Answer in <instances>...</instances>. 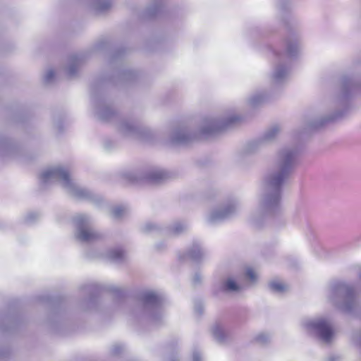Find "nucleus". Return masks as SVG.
I'll list each match as a JSON object with an SVG mask.
<instances>
[{
	"label": "nucleus",
	"instance_id": "obj_1",
	"mask_svg": "<svg viewBox=\"0 0 361 361\" xmlns=\"http://www.w3.org/2000/svg\"><path fill=\"white\" fill-rule=\"evenodd\" d=\"M299 152L296 146L285 147L277 152L272 168L263 178L258 208L250 216L254 226L260 228L268 217L281 212L282 188L294 169Z\"/></svg>",
	"mask_w": 361,
	"mask_h": 361
},
{
	"label": "nucleus",
	"instance_id": "obj_2",
	"mask_svg": "<svg viewBox=\"0 0 361 361\" xmlns=\"http://www.w3.org/2000/svg\"><path fill=\"white\" fill-rule=\"evenodd\" d=\"M40 184L46 185L57 182L70 195L80 200H90L95 203L102 200L100 197L78 185L72 178L69 171L61 166L49 167L39 176Z\"/></svg>",
	"mask_w": 361,
	"mask_h": 361
},
{
	"label": "nucleus",
	"instance_id": "obj_3",
	"mask_svg": "<svg viewBox=\"0 0 361 361\" xmlns=\"http://www.w3.org/2000/svg\"><path fill=\"white\" fill-rule=\"evenodd\" d=\"M328 299L336 307L346 313H352L357 305L354 287L341 281L330 283Z\"/></svg>",
	"mask_w": 361,
	"mask_h": 361
},
{
	"label": "nucleus",
	"instance_id": "obj_4",
	"mask_svg": "<svg viewBox=\"0 0 361 361\" xmlns=\"http://www.w3.org/2000/svg\"><path fill=\"white\" fill-rule=\"evenodd\" d=\"M140 300L142 306L136 314L148 317L155 324H158L162 317L160 307L164 300V296L157 291L147 290L141 294Z\"/></svg>",
	"mask_w": 361,
	"mask_h": 361
},
{
	"label": "nucleus",
	"instance_id": "obj_5",
	"mask_svg": "<svg viewBox=\"0 0 361 361\" xmlns=\"http://www.w3.org/2000/svg\"><path fill=\"white\" fill-rule=\"evenodd\" d=\"M302 326L308 334L317 336L325 344H329L334 337L332 323L326 317H320L304 319Z\"/></svg>",
	"mask_w": 361,
	"mask_h": 361
},
{
	"label": "nucleus",
	"instance_id": "obj_6",
	"mask_svg": "<svg viewBox=\"0 0 361 361\" xmlns=\"http://www.w3.org/2000/svg\"><path fill=\"white\" fill-rule=\"evenodd\" d=\"M75 239L84 243L97 242L104 238V235L92 226L91 218L86 214H78L73 219Z\"/></svg>",
	"mask_w": 361,
	"mask_h": 361
},
{
	"label": "nucleus",
	"instance_id": "obj_7",
	"mask_svg": "<svg viewBox=\"0 0 361 361\" xmlns=\"http://www.w3.org/2000/svg\"><path fill=\"white\" fill-rule=\"evenodd\" d=\"M240 209V202L238 199L228 200L209 212L206 218L207 222L211 225L219 224L235 216Z\"/></svg>",
	"mask_w": 361,
	"mask_h": 361
},
{
	"label": "nucleus",
	"instance_id": "obj_8",
	"mask_svg": "<svg viewBox=\"0 0 361 361\" xmlns=\"http://www.w3.org/2000/svg\"><path fill=\"white\" fill-rule=\"evenodd\" d=\"M166 173L159 170L147 172L123 171L120 173L121 178L126 182L138 183L145 180L151 183H159L166 178Z\"/></svg>",
	"mask_w": 361,
	"mask_h": 361
},
{
	"label": "nucleus",
	"instance_id": "obj_9",
	"mask_svg": "<svg viewBox=\"0 0 361 361\" xmlns=\"http://www.w3.org/2000/svg\"><path fill=\"white\" fill-rule=\"evenodd\" d=\"M281 131L279 125L275 124L268 128L257 139L247 143L245 150L248 153H255L262 148L274 142Z\"/></svg>",
	"mask_w": 361,
	"mask_h": 361
},
{
	"label": "nucleus",
	"instance_id": "obj_10",
	"mask_svg": "<svg viewBox=\"0 0 361 361\" xmlns=\"http://www.w3.org/2000/svg\"><path fill=\"white\" fill-rule=\"evenodd\" d=\"M239 120V117L233 115L228 118H207L204 119L200 134L210 135L221 131Z\"/></svg>",
	"mask_w": 361,
	"mask_h": 361
},
{
	"label": "nucleus",
	"instance_id": "obj_11",
	"mask_svg": "<svg viewBox=\"0 0 361 361\" xmlns=\"http://www.w3.org/2000/svg\"><path fill=\"white\" fill-rule=\"evenodd\" d=\"M117 130L123 136L133 138L141 137L145 130L133 119L123 118L119 120L117 125Z\"/></svg>",
	"mask_w": 361,
	"mask_h": 361
},
{
	"label": "nucleus",
	"instance_id": "obj_12",
	"mask_svg": "<svg viewBox=\"0 0 361 361\" xmlns=\"http://www.w3.org/2000/svg\"><path fill=\"white\" fill-rule=\"evenodd\" d=\"M199 137V133L192 131L188 126H183L174 129L170 136L171 141L173 144H188Z\"/></svg>",
	"mask_w": 361,
	"mask_h": 361
},
{
	"label": "nucleus",
	"instance_id": "obj_13",
	"mask_svg": "<svg viewBox=\"0 0 361 361\" xmlns=\"http://www.w3.org/2000/svg\"><path fill=\"white\" fill-rule=\"evenodd\" d=\"M93 102L94 105V114L102 121H109L115 114L112 107L106 102L97 99L93 97Z\"/></svg>",
	"mask_w": 361,
	"mask_h": 361
},
{
	"label": "nucleus",
	"instance_id": "obj_14",
	"mask_svg": "<svg viewBox=\"0 0 361 361\" xmlns=\"http://www.w3.org/2000/svg\"><path fill=\"white\" fill-rule=\"evenodd\" d=\"M288 75V68L281 61H279L274 69L271 82L274 85H279L286 80Z\"/></svg>",
	"mask_w": 361,
	"mask_h": 361
},
{
	"label": "nucleus",
	"instance_id": "obj_15",
	"mask_svg": "<svg viewBox=\"0 0 361 361\" xmlns=\"http://www.w3.org/2000/svg\"><path fill=\"white\" fill-rule=\"evenodd\" d=\"M342 116V113L341 111H337L331 115L321 116L319 118H316L315 119L309 121L307 125L308 129H317L321 128L329 122L334 121L341 117Z\"/></svg>",
	"mask_w": 361,
	"mask_h": 361
},
{
	"label": "nucleus",
	"instance_id": "obj_16",
	"mask_svg": "<svg viewBox=\"0 0 361 361\" xmlns=\"http://www.w3.org/2000/svg\"><path fill=\"white\" fill-rule=\"evenodd\" d=\"M188 228V224L185 221H177L167 228L166 234L170 237H177L186 233Z\"/></svg>",
	"mask_w": 361,
	"mask_h": 361
},
{
	"label": "nucleus",
	"instance_id": "obj_17",
	"mask_svg": "<svg viewBox=\"0 0 361 361\" xmlns=\"http://www.w3.org/2000/svg\"><path fill=\"white\" fill-rule=\"evenodd\" d=\"M220 289L226 293H235L241 290L242 288L232 277L222 279Z\"/></svg>",
	"mask_w": 361,
	"mask_h": 361
},
{
	"label": "nucleus",
	"instance_id": "obj_18",
	"mask_svg": "<svg viewBox=\"0 0 361 361\" xmlns=\"http://www.w3.org/2000/svg\"><path fill=\"white\" fill-rule=\"evenodd\" d=\"M357 87V85L353 80L349 78L344 79L341 87L342 102H344L350 97V94L355 91Z\"/></svg>",
	"mask_w": 361,
	"mask_h": 361
},
{
	"label": "nucleus",
	"instance_id": "obj_19",
	"mask_svg": "<svg viewBox=\"0 0 361 361\" xmlns=\"http://www.w3.org/2000/svg\"><path fill=\"white\" fill-rule=\"evenodd\" d=\"M300 51V44L297 38H288L286 41V55L289 58L296 57Z\"/></svg>",
	"mask_w": 361,
	"mask_h": 361
},
{
	"label": "nucleus",
	"instance_id": "obj_20",
	"mask_svg": "<svg viewBox=\"0 0 361 361\" xmlns=\"http://www.w3.org/2000/svg\"><path fill=\"white\" fill-rule=\"evenodd\" d=\"M96 13H100L109 11L114 4V0H89Z\"/></svg>",
	"mask_w": 361,
	"mask_h": 361
},
{
	"label": "nucleus",
	"instance_id": "obj_21",
	"mask_svg": "<svg viewBox=\"0 0 361 361\" xmlns=\"http://www.w3.org/2000/svg\"><path fill=\"white\" fill-rule=\"evenodd\" d=\"M187 255L191 260L199 262L204 256V252L200 244L195 242L188 250Z\"/></svg>",
	"mask_w": 361,
	"mask_h": 361
},
{
	"label": "nucleus",
	"instance_id": "obj_22",
	"mask_svg": "<svg viewBox=\"0 0 361 361\" xmlns=\"http://www.w3.org/2000/svg\"><path fill=\"white\" fill-rule=\"evenodd\" d=\"M82 59L80 56H73L70 57L67 68V73L70 77L74 76L82 63Z\"/></svg>",
	"mask_w": 361,
	"mask_h": 361
},
{
	"label": "nucleus",
	"instance_id": "obj_23",
	"mask_svg": "<svg viewBox=\"0 0 361 361\" xmlns=\"http://www.w3.org/2000/svg\"><path fill=\"white\" fill-rule=\"evenodd\" d=\"M212 334L214 338L219 343H222L226 341L227 334L224 331V328L219 324H216L212 326Z\"/></svg>",
	"mask_w": 361,
	"mask_h": 361
},
{
	"label": "nucleus",
	"instance_id": "obj_24",
	"mask_svg": "<svg viewBox=\"0 0 361 361\" xmlns=\"http://www.w3.org/2000/svg\"><path fill=\"white\" fill-rule=\"evenodd\" d=\"M267 99V95L263 92H257L252 96H250L248 99V104L250 106L252 107H256L262 103H264Z\"/></svg>",
	"mask_w": 361,
	"mask_h": 361
},
{
	"label": "nucleus",
	"instance_id": "obj_25",
	"mask_svg": "<svg viewBox=\"0 0 361 361\" xmlns=\"http://www.w3.org/2000/svg\"><path fill=\"white\" fill-rule=\"evenodd\" d=\"M134 77V73L131 71H116V73L114 75L113 78H111V80L114 82L116 81L115 78L121 81H127L133 79Z\"/></svg>",
	"mask_w": 361,
	"mask_h": 361
},
{
	"label": "nucleus",
	"instance_id": "obj_26",
	"mask_svg": "<svg viewBox=\"0 0 361 361\" xmlns=\"http://www.w3.org/2000/svg\"><path fill=\"white\" fill-rule=\"evenodd\" d=\"M108 257L113 262H121L124 257V252L120 249H112L108 252Z\"/></svg>",
	"mask_w": 361,
	"mask_h": 361
},
{
	"label": "nucleus",
	"instance_id": "obj_27",
	"mask_svg": "<svg viewBox=\"0 0 361 361\" xmlns=\"http://www.w3.org/2000/svg\"><path fill=\"white\" fill-rule=\"evenodd\" d=\"M268 286L271 291L277 293H283L286 290V286L283 283L277 281H270Z\"/></svg>",
	"mask_w": 361,
	"mask_h": 361
},
{
	"label": "nucleus",
	"instance_id": "obj_28",
	"mask_svg": "<svg viewBox=\"0 0 361 361\" xmlns=\"http://www.w3.org/2000/svg\"><path fill=\"white\" fill-rule=\"evenodd\" d=\"M271 340V336L268 334L260 333L255 338V341L259 345H264L268 343Z\"/></svg>",
	"mask_w": 361,
	"mask_h": 361
},
{
	"label": "nucleus",
	"instance_id": "obj_29",
	"mask_svg": "<svg viewBox=\"0 0 361 361\" xmlns=\"http://www.w3.org/2000/svg\"><path fill=\"white\" fill-rule=\"evenodd\" d=\"M159 229L158 226L154 223H147L142 227V230L145 233H151Z\"/></svg>",
	"mask_w": 361,
	"mask_h": 361
},
{
	"label": "nucleus",
	"instance_id": "obj_30",
	"mask_svg": "<svg viewBox=\"0 0 361 361\" xmlns=\"http://www.w3.org/2000/svg\"><path fill=\"white\" fill-rule=\"evenodd\" d=\"M111 215L115 219H118L122 216L124 213V208L122 207H116L111 209Z\"/></svg>",
	"mask_w": 361,
	"mask_h": 361
},
{
	"label": "nucleus",
	"instance_id": "obj_31",
	"mask_svg": "<svg viewBox=\"0 0 361 361\" xmlns=\"http://www.w3.org/2000/svg\"><path fill=\"white\" fill-rule=\"evenodd\" d=\"M39 214L37 212H30L27 214L25 221L27 224H32L39 219Z\"/></svg>",
	"mask_w": 361,
	"mask_h": 361
},
{
	"label": "nucleus",
	"instance_id": "obj_32",
	"mask_svg": "<svg viewBox=\"0 0 361 361\" xmlns=\"http://www.w3.org/2000/svg\"><path fill=\"white\" fill-rule=\"evenodd\" d=\"M352 342L361 348V331H356L352 335Z\"/></svg>",
	"mask_w": 361,
	"mask_h": 361
},
{
	"label": "nucleus",
	"instance_id": "obj_33",
	"mask_svg": "<svg viewBox=\"0 0 361 361\" xmlns=\"http://www.w3.org/2000/svg\"><path fill=\"white\" fill-rule=\"evenodd\" d=\"M54 71L52 69H49L47 71L44 76V81L46 83H50L52 82L54 78Z\"/></svg>",
	"mask_w": 361,
	"mask_h": 361
},
{
	"label": "nucleus",
	"instance_id": "obj_34",
	"mask_svg": "<svg viewBox=\"0 0 361 361\" xmlns=\"http://www.w3.org/2000/svg\"><path fill=\"white\" fill-rule=\"evenodd\" d=\"M123 350V346L120 344H115L111 348V353L113 355H119Z\"/></svg>",
	"mask_w": 361,
	"mask_h": 361
},
{
	"label": "nucleus",
	"instance_id": "obj_35",
	"mask_svg": "<svg viewBox=\"0 0 361 361\" xmlns=\"http://www.w3.org/2000/svg\"><path fill=\"white\" fill-rule=\"evenodd\" d=\"M245 274L247 278H248L251 281L254 282L257 280V275L252 269H247Z\"/></svg>",
	"mask_w": 361,
	"mask_h": 361
},
{
	"label": "nucleus",
	"instance_id": "obj_36",
	"mask_svg": "<svg viewBox=\"0 0 361 361\" xmlns=\"http://www.w3.org/2000/svg\"><path fill=\"white\" fill-rule=\"evenodd\" d=\"M202 276L200 273H195V275L192 277V284L194 286H197L201 283L202 282Z\"/></svg>",
	"mask_w": 361,
	"mask_h": 361
},
{
	"label": "nucleus",
	"instance_id": "obj_37",
	"mask_svg": "<svg viewBox=\"0 0 361 361\" xmlns=\"http://www.w3.org/2000/svg\"><path fill=\"white\" fill-rule=\"evenodd\" d=\"M83 288L86 291L92 293V291L97 289V286L95 284H89V285L84 286Z\"/></svg>",
	"mask_w": 361,
	"mask_h": 361
},
{
	"label": "nucleus",
	"instance_id": "obj_38",
	"mask_svg": "<svg viewBox=\"0 0 361 361\" xmlns=\"http://www.w3.org/2000/svg\"><path fill=\"white\" fill-rule=\"evenodd\" d=\"M192 361H201V355L198 352H194L192 355Z\"/></svg>",
	"mask_w": 361,
	"mask_h": 361
},
{
	"label": "nucleus",
	"instance_id": "obj_39",
	"mask_svg": "<svg viewBox=\"0 0 361 361\" xmlns=\"http://www.w3.org/2000/svg\"><path fill=\"white\" fill-rule=\"evenodd\" d=\"M110 290L113 292L117 293L119 295H121L123 294V291L118 288L112 287L111 288Z\"/></svg>",
	"mask_w": 361,
	"mask_h": 361
},
{
	"label": "nucleus",
	"instance_id": "obj_40",
	"mask_svg": "<svg viewBox=\"0 0 361 361\" xmlns=\"http://www.w3.org/2000/svg\"><path fill=\"white\" fill-rule=\"evenodd\" d=\"M338 360V357H335V356H331L329 357L326 361H336Z\"/></svg>",
	"mask_w": 361,
	"mask_h": 361
},
{
	"label": "nucleus",
	"instance_id": "obj_41",
	"mask_svg": "<svg viewBox=\"0 0 361 361\" xmlns=\"http://www.w3.org/2000/svg\"><path fill=\"white\" fill-rule=\"evenodd\" d=\"M284 0H278V5L283 8V6Z\"/></svg>",
	"mask_w": 361,
	"mask_h": 361
},
{
	"label": "nucleus",
	"instance_id": "obj_42",
	"mask_svg": "<svg viewBox=\"0 0 361 361\" xmlns=\"http://www.w3.org/2000/svg\"><path fill=\"white\" fill-rule=\"evenodd\" d=\"M195 310L197 312H198L200 314L202 313V308L201 307H196Z\"/></svg>",
	"mask_w": 361,
	"mask_h": 361
},
{
	"label": "nucleus",
	"instance_id": "obj_43",
	"mask_svg": "<svg viewBox=\"0 0 361 361\" xmlns=\"http://www.w3.org/2000/svg\"><path fill=\"white\" fill-rule=\"evenodd\" d=\"M157 10H158V9H157V8H154V11H151V12H150V14H151V15H154V14H156V13L157 12Z\"/></svg>",
	"mask_w": 361,
	"mask_h": 361
},
{
	"label": "nucleus",
	"instance_id": "obj_44",
	"mask_svg": "<svg viewBox=\"0 0 361 361\" xmlns=\"http://www.w3.org/2000/svg\"><path fill=\"white\" fill-rule=\"evenodd\" d=\"M54 125L59 130H61V126L59 123H55Z\"/></svg>",
	"mask_w": 361,
	"mask_h": 361
},
{
	"label": "nucleus",
	"instance_id": "obj_45",
	"mask_svg": "<svg viewBox=\"0 0 361 361\" xmlns=\"http://www.w3.org/2000/svg\"><path fill=\"white\" fill-rule=\"evenodd\" d=\"M94 299L92 297H90V302H94Z\"/></svg>",
	"mask_w": 361,
	"mask_h": 361
},
{
	"label": "nucleus",
	"instance_id": "obj_46",
	"mask_svg": "<svg viewBox=\"0 0 361 361\" xmlns=\"http://www.w3.org/2000/svg\"><path fill=\"white\" fill-rule=\"evenodd\" d=\"M156 247H157V250H162V247H159V245H157Z\"/></svg>",
	"mask_w": 361,
	"mask_h": 361
},
{
	"label": "nucleus",
	"instance_id": "obj_47",
	"mask_svg": "<svg viewBox=\"0 0 361 361\" xmlns=\"http://www.w3.org/2000/svg\"><path fill=\"white\" fill-rule=\"evenodd\" d=\"M359 277H360V279L361 280V271L360 272Z\"/></svg>",
	"mask_w": 361,
	"mask_h": 361
}]
</instances>
